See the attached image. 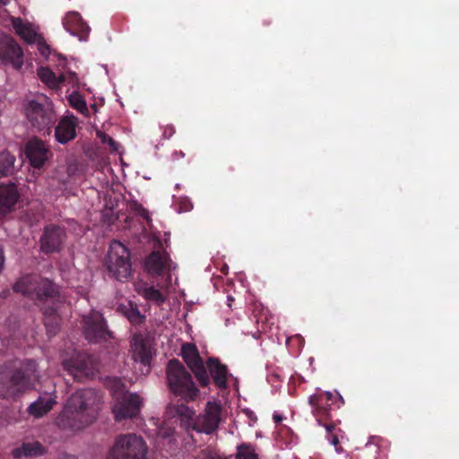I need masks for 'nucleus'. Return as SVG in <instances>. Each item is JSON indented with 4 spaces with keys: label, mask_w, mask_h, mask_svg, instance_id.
<instances>
[{
    "label": "nucleus",
    "mask_w": 459,
    "mask_h": 459,
    "mask_svg": "<svg viewBox=\"0 0 459 459\" xmlns=\"http://www.w3.org/2000/svg\"><path fill=\"white\" fill-rule=\"evenodd\" d=\"M232 299H232L231 297H230V296L228 297V300H229V301H232Z\"/></svg>",
    "instance_id": "49530a36"
},
{
    "label": "nucleus",
    "mask_w": 459,
    "mask_h": 459,
    "mask_svg": "<svg viewBox=\"0 0 459 459\" xmlns=\"http://www.w3.org/2000/svg\"><path fill=\"white\" fill-rule=\"evenodd\" d=\"M65 238V230L59 227H48L40 238V247L46 253L57 251Z\"/></svg>",
    "instance_id": "f3484780"
},
{
    "label": "nucleus",
    "mask_w": 459,
    "mask_h": 459,
    "mask_svg": "<svg viewBox=\"0 0 459 459\" xmlns=\"http://www.w3.org/2000/svg\"><path fill=\"white\" fill-rule=\"evenodd\" d=\"M25 154L31 166L41 168L48 159V149L42 141L32 139L26 145Z\"/></svg>",
    "instance_id": "a211bd4d"
},
{
    "label": "nucleus",
    "mask_w": 459,
    "mask_h": 459,
    "mask_svg": "<svg viewBox=\"0 0 459 459\" xmlns=\"http://www.w3.org/2000/svg\"><path fill=\"white\" fill-rule=\"evenodd\" d=\"M38 76L51 89H59L62 86V82L65 77L61 76V73L56 75L53 71L47 67H40L38 70Z\"/></svg>",
    "instance_id": "cd10ccee"
},
{
    "label": "nucleus",
    "mask_w": 459,
    "mask_h": 459,
    "mask_svg": "<svg viewBox=\"0 0 459 459\" xmlns=\"http://www.w3.org/2000/svg\"><path fill=\"white\" fill-rule=\"evenodd\" d=\"M101 395L92 389L78 390L71 395L56 424L63 429L77 431L90 425L100 410Z\"/></svg>",
    "instance_id": "f257e3e1"
},
{
    "label": "nucleus",
    "mask_w": 459,
    "mask_h": 459,
    "mask_svg": "<svg viewBox=\"0 0 459 459\" xmlns=\"http://www.w3.org/2000/svg\"><path fill=\"white\" fill-rule=\"evenodd\" d=\"M20 194L14 184L0 185V215H4L14 207Z\"/></svg>",
    "instance_id": "4be33fe9"
},
{
    "label": "nucleus",
    "mask_w": 459,
    "mask_h": 459,
    "mask_svg": "<svg viewBox=\"0 0 459 459\" xmlns=\"http://www.w3.org/2000/svg\"><path fill=\"white\" fill-rule=\"evenodd\" d=\"M45 453L44 446L38 441L24 443L22 447L13 450L15 457L24 456H38Z\"/></svg>",
    "instance_id": "c85d7f7f"
},
{
    "label": "nucleus",
    "mask_w": 459,
    "mask_h": 459,
    "mask_svg": "<svg viewBox=\"0 0 459 459\" xmlns=\"http://www.w3.org/2000/svg\"><path fill=\"white\" fill-rule=\"evenodd\" d=\"M167 379L170 390L186 400H194L199 393L191 375L178 360L168 363Z\"/></svg>",
    "instance_id": "7ed1b4c3"
},
{
    "label": "nucleus",
    "mask_w": 459,
    "mask_h": 459,
    "mask_svg": "<svg viewBox=\"0 0 459 459\" xmlns=\"http://www.w3.org/2000/svg\"><path fill=\"white\" fill-rule=\"evenodd\" d=\"M34 44H37L38 49L43 56L47 57L49 55V47L42 41L40 35L39 36V40L37 42H34Z\"/></svg>",
    "instance_id": "e433bc0d"
},
{
    "label": "nucleus",
    "mask_w": 459,
    "mask_h": 459,
    "mask_svg": "<svg viewBox=\"0 0 459 459\" xmlns=\"http://www.w3.org/2000/svg\"><path fill=\"white\" fill-rule=\"evenodd\" d=\"M236 459H259L255 448L249 445H241L238 447Z\"/></svg>",
    "instance_id": "72a5a7b5"
},
{
    "label": "nucleus",
    "mask_w": 459,
    "mask_h": 459,
    "mask_svg": "<svg viewBox=\"0 0 459 459\" xmlns=\"http://www.w3.org/2000/svg\"><path fill=\"white\" fill-rule=\"evenodd\" d=\"M36 379V364L29 360L10 377L1 379L0 395L6 399L15 398L32 389Z\"/></svg>",
    "instance_id": "f03ea898"
},
{
    "label": "nucleus",
    "mask_w": 459,
    "mask_h": 459,
    "mask_svg": "<svg viewBox=\"0 0 459 459\" xmlns=\"http://www.w3.org/2000/svg\"><path fill=\"white\" fill-rule=\"evenodd\" d=\"M70 105L80 113L84 114L88 111L87 104L84 99L76 91L71 93L68 97Z\"/></svg>",
    "instance_id": "473e14b6"
},
{
    "label": "nucleus",
    "mask_w": 459,
    "mask_h": 459,
    "mask_svg": "<svg viewBox=\"0 0 459 459\" xmlns=\"http://www.w3.org/2000/svg\"><path fill=\"white\" fill-rule=\"evenodd\" d=\"M83 331L86 339L90 342L106 340L109 335L101 314L97 311L83 316Z\"/></svg>",
    "instance_id": "4468645a"
},
{
    "label": "nucleus",
    "mask_w": 459,
    "mask_h": 459,
    "mask_svg": "<svg viewBox=\"0 0 459 459\" xmlns=\"http://www.w3.org/2000/svg\"><path fill=\"white\" fill-rule=\"evenodd\" d=\"M173 133H174L173 128H170V129H169V135H172V134H173Z\"/></svg>",
    "instance_id": "c03bdc74"
},
{
    "label": "nucleus",
    "mask_w": 459,
    "mask_h": 459,
    "mask_svg": "<svg viewBox=\"0 0 459 459\" xmlns=\"http://www.w3.org/2000/svg\"><path fill=\"white\" fill-rule=\"evenodd\" d=\"M142 401L137 394H127L116 400L113 413L117 421L135 417L141 409Z\"/></svg>",
    "instance_id": "ddd939ff"
},
{
    "label": "nucleus",
    "mask_w": 459,
    "mask_h": 459,
    "mask_svg": "<svg viewBox=\"0 0 459 459\" xmlns=\"http://www.w3.org/2000/svg\"><path fill=\"white\" fill-rule=\"evenodd\" d=\"M12 23L16 34L28 44H34L39 40L38 29L32 23L24 22L21 18H13Z\"/></svg>",
    "instance_id": "393cba45"
},
{
    "label": "nucleus",
    "mask_w": 459,
    "mask_h": 459,
    "mask_svg": "<svg viewBox=\"0 0 459 459\" xmlns=\"http://www.w3.org/2000/svg\"><path fill=\"white\" fill-rule=\"evenodd\" d=\"M273 420H274V421H275L276 423H279V422H281V421L283 420V418H282V416H281V415H280V414H278V413H274V414H273Z\"/></svg>",
    "instance_id": "58836bf2"
},
{
    "label": "nucleus",
    "mask_w": 459,
    "mask_h": 459,
    "mask_svg": "<svg viewBox=\"0 0 459 459\" xmlns=\"http://www.w3.org/2000/svg\"><path fill=\"white\" fill-rule=\"evenodd\" d=\"M78 120L74 116L63 117L56 127L55 136L58 143L65 144L76 136Z\"/></svg>",
    "instance_id": "6ab92c4d"
},
{
    "label": "nucleus",
    "mask_w": 459,
    "mask_h": 459,
    "mask_svg": "<svg viewBox=\"0 0 459 459\" xmlns=\"http://www.w3.org/2000/svg\"><path fill=\"white\" fill-rule=\"evenodd\" d=\"M330 443L335 446V449L337 452H339V448L337 447L339 444L338 437L336 436H333L331 438H329Z\"/></svg>",
    "instance_id": "4c0bfd02"
},
{
    "label": "nucleus",
    "mask_w": 459,
    "mask_h": 459,
    "mask_svg": "<svg viewBox=\"0 0 459 459\" xmlns=\"http://www.w3.org/2000/svg\"><path fill=\"white\" fill-rule=\"evenodd\" d=\"M9 0H0V3H3V4H7Z\"/></svg>",
    "instance_id": "37998d69"
},
{
    "label": "nucleus",
    "mask_w": 459,
    "mask_h": 459,
    "mask_svg": "<svg viewBox=\"0 0 459 459\" xmlns=\"http://www.w3.org/2000/svg\"><path fill=\"white\" fill-rule=\"evenodd\" d=\"M207 368L215 385L221 389L228 386V380L232 376L228 373L225 365H222L217 359L211 358L207 361Z\"/></svg>",
    "instance_id": "b1692460"
},
{
    "label": "nucleus",
    "mask_w": 459,
    "mask_h": 459,
    "mask_svg": "<svg viewBox=\"0 0 459 459\" xmlns=\"http://www.w3.org/2000/svg\"><path fill=\"white\" fill-rule=\"evenodd\" d=\"M143 439L135 434L121 435L108 452L107 459H146Z\"/></svg>",
    "instance_id": "39448f33"
},
{
    "label": "nucleus",
    "mask_w": 459,
    "mask_h": 459,
    "mask_svg": "<svg viewBox=\"0 0 459 459\" xmlns=\"http://www.w3.org/2000/svg\"><path fill=\"white\" fill-rule=\"evenodd\" d=\"M109 275L117 281H125L132 273L129 249L119 241H112L105 259Z\"/></svg>",
    "instance_id": "20e7f679"
},
{
    "label": "nucleus",
    "mask_w": 459,
    "mask_h": 459,
    "mask_svg": "<svg viewBox=\"0 0 459 459\" xmlns=\"http://www.w3.org/2000/svg\"><path fill=\"white\" fill-rule=\"evenodd\" d=\"M61 76L65 77L62 82V85H66L69 88H75L78 85V77L76 74L72 72L61 73Z\"/></svg>",
    "instance_id": "f704fd0d"
},
{
    "label": "nucleus",
    "mask_w": 459,
    "mask_h": 459,
    "mask_svg": "<svg viewBox=\"0 0 459 459\" xmlns=\"http://www.w3.org/2000/svg\"><path fill=\"white\" fill-rule=\"evenodd\" d=\"M20 194L14 184L0 185V215H4L14 207Z\"/></svg>",
    "instance_id": "5701e85b"
},
{
    "label": "nucleus",
    "mask_w": 459,
    "mask_h": 459,
    "mask_svg": "<svg viewBox=\"0 0 459 459\" xmlns=\"http://www.w3.org/2000/svg\"><path fill=\"white\" fill-rule=\"evenodd\" d=\"M181 355L200 384L202 385H207L210 382V378L195 345L192 343L183 344Z\"/></svg>",
    "instance_id": "9d476101"
},
{
    "label": "nucleus",
    "mask_w": 459,
    "mask_h": 459,
    "mask_svg": "<svg viewBox=\"0 0 459 459\" xmlns=\"http://www.w3.org/2000/svg\"><path fill=\"white\" fill-rule=\"evenodd\" d=\"M106 385L110 390L112 395L115 397L116 400L126 394H125L126 386L118 377L107 378Z\"/></svg>",
    "instance_id": "7c9ffc66"
},
{
    "label": "nucleus",
    "mask_w": 459,
    "mask_h": 459,
    "mask_svg": "<svg viewBox=\"0 0 459 459\" xmlns=\"http://www.w3.org/2000/svg\"><path fill=\"white\" fill-rule=\"evenodd\" d=\"M56 403V396L52 394L40 395L28 407L29 413L35 418H41L49 412Z\"/></svg>",
    "instance_id": "a878e982"
},
{
    "label": "nucleus",
    "mask_w": 459,
    "mask_h": 459,
    "mask_svg": "<svg viewBox=\"0 0 459 459\" xmlns=\"http://www.w3.org/2000/svg\"><path fill=\"white\" fill-rule=\"evenodd\" d=\"M131 349L134 361L143 365L148 371L152 359L150 346L140 336H134L131 342Z\"/></svg>",
    "instance_id": "412c9836"
},
{
    "label": "nucleus",
    "mask_w": 459,
    "mask_h": 459,
    "mask_svg": "<svg viewBox=\"0 0 459 459\" xmlns=\"http://www.w3.org/2000/svg\"><path fill=\"white\" fill-rule=\"evenodd\" d=\"M16 292L38 299L52 297L56 293L55 285L47 279L37 276L22 277L13 286Z\"/></svg>",
    "instance_id": "0eeeda50"
},
{
    "label": "nucleus",
    "mask_w": 459,
    "mask_h": 459,
    "mask_svg": "<svg viewBox=\"0 0 459 459\" xmlns=\"http://www.w3.org/2000/svg\"><path fill=\"white\" fill-rule=\"evenodd\" d=\"M144 265L147 272L152 275H160L164 272L170 273L177 267L166 252H152L146 258ZM169 278L171 279V274Z\"/></svg>",
    "instance_id": "2eb2a0df"
},
{
    "label": "nucleus",
    "mask_w": 459,
    "mask_h": 459,
    "mask_svg": "<svg viewBox=\"0 0 459 459\" xmlns=\"http://www.w3.org/2000/svg\"><path fill=\"white\" fill-rule=\"evenodd\" d=\"M142 216H143L144 219H146L147 221L150 219V218H149V213H148V212H147V211H145V210H143V211H142Z\"/></svg>",
    "instance_id": "ea45409f"
},
{
    "label": "nucleus",
    "mask_w": 459,
    "mask_h": 459,
    "mask_svg": "<svg viewBox=\"0 0 459 459\" xmlns=\"http://www.w3.org/2000/svg\"><path fill=\"white\" fill-rule=\"evenodd\" d=\"M43 102L38 100H30L28 102L25 112L28 119L33 126L39 129L48 127L56 120L53 105L49 100L42 96Z\"/></svg>",
    "instance_id": "6e6552de"
},
{
    "label": "nucleus",
    "mask_w": 459,
    "mask_h": 459,
    "mask_svg": "<svg viewBox=\"0 0 459 459\" xmlns=\"http://www.w3.org/2000/svg\"><path fill=\"white\" fill-rule=\"evenodd\" d=\"M63 367L70 375L79 380L92 377L97 371L92 359L84 354H77L68 360H64Z\"/></svg>",
    "instance_id": "9b49d317"
},
{
    "label": "nucleus",
    "mask_w": 459,
    "mask_h": 459,
    "mask_svg": "<svg viewBox=\"0 0 459 459\" xmlns=\"http://www.w3.org/2000/svg\"><path fill=\"white\" fill-rule=\"evenodd\" d=\"M166 417L168 420L160 421L158 419H152L151 421L156 426V432L161 438L169 437L174 430L172 422L170 420L174 418H178L186 427H192L194 429V423L195 420V411L185 404L169 406L166 411Z\"/></svg>",
    "instance_id": "423d86ee"
},
{
    "label": "nucleus",
    "mask_w": 459,
    "mask_h": 459,
    "mask_svg": "<svg viewBox=\"0 0 459 459\" xmlns=\"http://www.w3.org/2000/svg\"><path fill=\"white\" fill-rule=\"evenodd\" d=\"M332 429H333V427H332V426H330V425H325V429L327 430V432H329V433H330V432L332 431Z\"/></svg>",
    "instance_id": "79ce46f5"
},
{
    "label": "nucleus",
    "mask_w": 459,
    "mask_h": 459,
    "mask_svg": "<svg viewBox=\"0 0 459 459\" xmlns=\"http://www.w3.org/2000/svg\"><path fill=\"white\" fill-rule=\"evenodd\" d=\"M324 400L333 401V404H335L338 408L344 403V400L340 394L336 393L333 394L331 392H322L318 394H312L309 396L308 402L310 405L315 407V410L319 411L322 408L321 404Z\"/></svg>",
    "instance_id": "bb28decb"
},
{
    "label": "nucleus",
    "mask_w": 459,
    "mask_h": 459,
    "mask_svg": "<svg viewBox=\"0 0 459 459\" xmlns=\"http://www.w3.org/2000/svg\"><path fill=\"white\" fill-rule=\"evenodd\" d=\"M63 25L67 32L75 36L79 40H86L91 30L90 27L82 19L77 12H68L63 19Z\"/></svg>",
    "instance_id": "dca6fc26"
},
{
    "label": "nucleus",
    "mask_w": 459,
    "mask_h": 459,
    "mask_svg": "<svg viewBox=\"0 0 459 459\" xmlns=\"http://www.w3.org/2000/svg\"><path fill=\"white\" fill-rule=\"evenodd\" d=\"M134 290L144 299L159 306L163 304L168 299L167 288L156 289L145 282L136 281L134 282Z\"/></svg>",
    "instance_id": "aec40b11"
},
{
    "label": "nucleus",
    "mask_w": 459,
    "mask_h": 459,
    "mask_svg": "<svg viewBox=\"0 0 459 459\" xmlns=\"http://www.w3.org/2000/svg\"><path fill=\"white\" fill-rule=\"evenodd\" d=\"M15 158L9 152L0 153V176L12 173Z\"/></svg>",
    "instance_id": "2f4dec72"
},
{
    "label": "nucleus",
    "mask_w": 459,
    "mask_h": 459,
    "mask_svg": "<svg viewBox=\"0 0 459 459\" xmlns=\"http://www.w3.org/2000/svg\"><path fill=\"white\" fill-rule=\"evenodd\" d=\"M60 459H76V458L73 455H65Z\"/></svg>",
    "instance_id": "a19ab883"
},
{
    "label": "nucleus",
    "mask_w": 459,
    "mask_h": 459,
    "mask_svg": "<svg viewBox=\"0 0 459 459\" xmlns=\"http://www.w3.org/2000/svg\"><path fill=\"white\" fill-rule=\"evenodd\" d=\"M221 419V405L215 401H210L206 404L204 414L195 419L194 429L211 434L219 427Z\"/></svg>",
    "instance_id": "1a4fd4ad"
},
{
    "label": "nucleus",
    "mask_w": 459,
    "mask_h": 459,
    "mask_svg": "<svg viewBox=\"0 0 459 459\" xmlns=\"http://www.w3.org/2000/svg\"><path fill=\"white\" fill-rule=\"evenodd\" d=\"M117 310L123 314L132 324H141L144 319V316H143L139 309L131 302H129L127 305H119L117 307Z\"/></svg>",
    "instance_id": "c756f323"
},
{
    "label": "nucleus",
    "mask_w": 459,
    "mask_h": 459,
    "mask_svg": "<svg viewBox=\"0 0 459 459\" xmlns=\"http://www.w3.org/2000/svg\"><path fill=\"white\" fill-rule=\"evenodd\" d=\"M0 60L10 64L15 69L23 65V52L15 40L5 34L0 33Z\"/></svg>",
    "instance_id": "f8f14e48"
},
{
    "label": "nucleus",
    "mask_w": 459,
    "mask_h": 459,
    "mask_svg": "<svg viewBox=\"0 0 459 459\" xmlns=\"http://www.w3.org/2000/svg\"><path fill=\"white\" fill-rule=\"evenodd\" d=\"M97 136L101 140L102 143H108L112 151L116 152L118 150V143H116L111 137H109L105 133L98 131Z\"/></svg>",
    "instance_id": "c9c22d12"
},
{
    "label": "nucleus",
    "mask_w": 459,
    "mask_h": 459,
    "mask_svg": "<svg viewBox=\"0 0 459 459\" xmlns=\"http://www.w3.org/2000/svg\"><path fill=\"white\" fill-rule=\"evenodd\" d=\"M165 236H166V237H169V234H167V233H166V234H165ZM168 238H165V242H166V243L168 242Z\"/></svg>",
    "instance_id": "a18cd8bd"
}]
</instances>
